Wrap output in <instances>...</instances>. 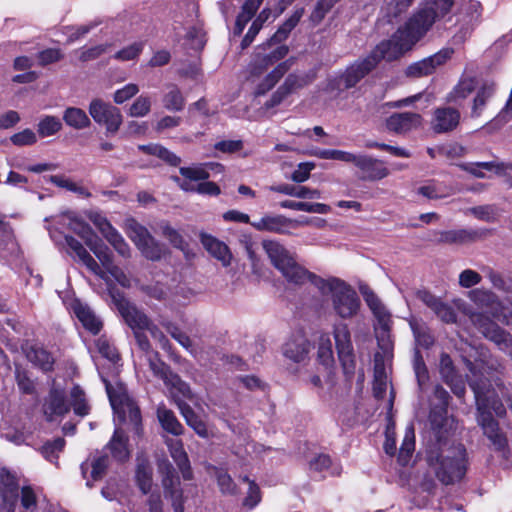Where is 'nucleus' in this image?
Listing matches in <instances>:
<instances>
[{
  "label": "nucleus",
  "mask_w": 512,
  "mask_h": 512,
  "mask_svg": "<svg viewBox=\"0 0 512 512\" xmlns=\"http://www.w3.org/2000/svg\"><path fill=\"white\" fill-rule=\"evenodd\" d=\"M377 66L370 57L367 55L363 59H359L351 64L341 76V82L345 89L353 88L359 83L366 75H368Z\"/></svg>",
  "instance_id": "nucleus-23"
},
{
  "label": "nucleus",
  "mask_w": 512,
  "mask_h": 512,
  "mask_svg": "<svg viewBox=\"0 0 512 512\" xmlns=\"http://www.w3.org/2000/svg\"><path fill=\"white\" fill-rule=\"evenodd\" d=\"M95 255L100 261L101 265L105 270V274H110L121 286L129 287L131 284L130 278L124 273V271L117 265L114 264L113 254L108 246L102 247V250L97 251ZM106 282L109 280L106 275Z\"/></svg>",
  "instance_id": "nucleus-27"
},
{
  "label": "nucleus",
  "mask_w": 512,
  "mask_h": 512,
  "mask_svg": "<svg viewBox=\"0 0 512 512\" xmlns=\"http://www.w3.org/2000/svg\"><path fill=\"white\" fill-rule=\"evenodd\" d=\"M409 324L413 332L415 342L418 346L428 348L433 344V337L430 335L423 323H420L415 318H412L409 321Z\"/></svg>",
  "instance_id": "nucleus-54"
},
{
  "label": "nucleus",
  "mask_w": 512,
  "mask_h": 512,
  "mask_svg": "<svg viewBox=\"0 0 512 512\" xmlns=\"http://www.w3.org/2000/svg\"><path fill=\"white\" fill-rule=\"evenodd\" d=\"M435 397L440 401L441 407L439 412L433 409L430 413V421L434 427H441L444 421V415L447 413L446 408L449 403V393L440 385H437L434 389Z\"/></svg>",
  "instance_id": "nucleus-44"
},
{
  "label": "nucleus",
  "mask_w": 512,
  "mask_h": 512,
  "mask_svg": "<svg viewBox=\"0 0 512 512\" xmlns=\"http://www.w3.org/2000/svg\"><path fill=\"white\" fill-rule=\"evenodd\" d=\"M112 297L121 316L133 332L146 331L150 328L152 322L143 311L139 310L121 295H112Z\"/></svg>",
  "instance_id": "nucleus-14"
},
{
  "label": "nucleus",
  "mask_w": 512,
  "mask_h": 512,
  "mask_svg": "<svg viewBox=\"0 0 512 512\" xmlns=\"http://www.w3.org/2000/svg\"><path fill=\"white\" fill-rule=\"evenodd\" d=\"M352 163L362 171L363 180L376 181L389 175L388 168L381 160L366 155H355Z\"/></svg>",
  "instance_id": "nucleus-21"
},
{
  "label": "nucleus",
  "mask_w": 512,
  "mask_h": 512,
  "mask_svg": "<svg viewBox=\"0 0 512 512\" xmlns=\"http://www.w3.org/2000/svg\"><path fill=\"white\" fill-rule=\"evenodd\" d=\"M453 0H426L422 8L416 11L409 19L416 18V24L424 27V36L433 24L444 17L451 9Z\"/></svg>",
  "instance_id": "nucleus-11"
},
{
  "label": "nucleus",
  "mask_w": 512,
  "mask_h": 512,
  "mask_svg": "<svg viewBox=\"0 0 512 512\" xmlns=\"http://www.w3.org/2000/svg\"><path fill=\"white\" fill-rule=\"evenodd\" d=\"M157 418L162 428L168 433H171L175 436L181 435L183 433V426L177 420L173 411L169 410L165 405L158 406Z\"/></svg>",
  "instance_id": "nucleus-38"
},
{
  "label": "nucleus",
  "mask_w": 512,
  "mask_h": 512,
  "mask_svg": "<svg viewBox=\"0 0 512 512\" xmlns=\"http://www.w3.org/2000/svg\"><path fill=\"white\" fill-rule=\"evenodd\" d=\"M388 387V376L385 364L382 362V356L379 353L374 357V381L373 393L377 399L384 397Z\"/></svg>",
  "instance_id": "nucleus-36"
},
{
  "label": "nucleus",
  "mask_w": 512,
  "mask_h": 512,
  "mask_svg": "<svg viewBox=\"0 0 512 512\" xmlns=\"http://www.w3.org/2000/svg\"><path fill=\"white\" fill-rule=\"evenodd\" d=\"M262 247L271 264L288 282L302 285L307 281L310 282L315 275L298 264L293 254L279 241L264 240Z\"/></svg>",
  "instance_id": "nucleus-5"
},
{
  "label": "nucleus",
  "mask_w": 512,
  "mask_h": 512,
  "mask_svg": "<svg viewBox=\"0 0 512 512\" xmlns=\"http://www.w3.org/2000/svg\"><path fill=\"white\" fill-rule=\"evenodd\" d=\"M364 299L376 319L374 327H391V314L376 294L372 291L365 292Z\"/></svg>",
  "instance_id": "nucleus-33"
},
{
  "label": "nucleus",
  "mask_w": 512,
  "mask_h": 512,
  "mask_svg": "<svg viewBox=\"0 0 512 512\" xmlns=\"http://www.w3.org/2000/svg\"><path fill=\"white\" fill-rule=\"evenodd\" d=\"M143 332L144 331L134 332V336L139 348L146 353L149 368L153 375L161 379L166 388L173 394L180 392L184 396H190V387L159 358L157 352L151 351L150 343Z\"/></svg>",
  "instance_id": "nucleus-6"
},
{
  "label": "nucleus",
  "mask_w": 512,
  "mask_h": 512,
  "mask_svg": "<svg viewBox=\"0 0 512 512\" xmlns=\"http://www.w3.org/2000/svg\"><path fill=\"white\" fill-rule=\"evenodd\" d=\"M69 406L73 409L75 415L85 417L90 413V405L87 401L85 392L80 386L75 385L70 390Z\"/></svg>",
  "instance_id": "nucleus-42"
},
{
  "label": "nucleus",
  "mask_w": 512,
  "mask_h": 512,
  "mask_svg": "<svg viewBox=\"0 0 512 512\" xmlns=\"http://www.w3.org/2000/svg\"><path fill=\"white\" fill-rule=\"evenodd\" d=\"M452 54V49H442L434 55H431L408 66L406 74L410 77H423L430 75L436 70L437 67L446 63V61L451 58Z\"/></svg>",
  "instance_id": "nucleus-16"
},
{
  "label": "nucleus",
  "mask_w": 512,
  "mask_h": 512,
  "mask_svg": "<svg viewBox=\"0 0 512 512\" xmlns=\"http://www.w3.org/2000/svg\"><path fill=\"white\" fill-rule=\"evenodd\" d=\"M378 347L382 352H378L382 356V362L385 358L391 357L393 342L390 335L391 327H374Z\"/></svg>",
  "instance_id": "nucleus-51"
},
{
  "label": "nucleus",
  "mask_w": 512,
  "mask_h": 512,
  "mask_svg": "<svg viewBox=\"0 0 512 512\" xmlns=\"http://www.w3.org/2000/svg\"><path fill=\"white\" fill-rule=\"evenodd\" d=\"M288 53V47L283 45L276 48L270 54L259 58L257 62H259L260 69L257 71V66L255 65L252 69V74H259L262 70L267 69L269 66L273 65L276 61L284 58Z\"/></svg>",
  "instance_id": "nucleus-58"
},
{
  "label": "nucleus",
  "mask_w": 512,
  "mask_h": 512,
  "mask_svg": "<svg viewBox=\"0 0 512 512\" xmlns=\"http://www.w3.org/2000/svg\"><path fill=\"white\" fill-rule=\"evenodd\" d=\"M427 462L437 479L445 485L460 481L467 472L468 459L464 445L439 441L427 453Z\"/></svg>",
  "instance_id": "nucleus-2"
},
{
  "label": "nucleus",
  "mask_w": 512,
  "mask_h": 512,
  "mask_svg": "<svg viewBox=\"0 0 512 512\" xmlns=\"http://www.w3.org/2000/svg\"><path fill=\"white\" fill-rule=\"evenodd\" d=\"M18 480L9 470L3 468L0 472V493L3 504L0 512H13L18 498Z\"/></svg>",
  "instance_id": "nucleus-19"
},
{
  "label": "nucleus",
  "mask_w": 512,
  "mask_h": 512,
  "mask_svg": "<svg viewBox=\"0 0 512 512\" xmlns=\"http://www.w3.org/2000/svg\"><path fill=\"white\" fill-rule=\"evenodd\" d=\"M123 228L136 247H138V244H142L145 240H149V237L151 236L149 231L133 218L126 219L124 221Z\"/></svg>",
  "instance_id": "nucleus-47"
},
{
  "label": "nucleus",
  "mask_w": 512,
  "mask_h": 512,
  "mask_svg": "<svg viewBox=\"0 0 512 512\" xmlns=\"http://www.w3.org/2000/svg\"><path fill=\"white\" fill-rule=\"evenodd\" d=\"M159 471L162 474V485L165 497L169 498L175 512H183V495L180 488L179 477L175 474L173 466L168 461L159 464Z\"/></svg>",
  "instance_id": "nucleus-13"
},
{
  "label": "nucleus",
  "mask_w": 512,
  "mask_h": 512,
  "mask_svg": "<svg viewBox=\"0 0 512 512\" xmlns=\"http://www.w3.org/2000/svg\"><path fill=\"white\" fill-rule=\"evenodd\" d=\"M314 78V73L289 74L284 82L272 94L271 98L265 103V107L269 109L279 105L290 94L310 84Z\"/></svg>",
  "instance_id": "nucleus-12"
},
{
  "label": "nucleus",
  "mask_w": 512,
  "mask_h": 512,
  "mask_svg": "<svg viewBox=\"0 0 512 512\" xmlns=\"http://www.w3.org/2000/svg\"><path fill=\"white\" fill-rule=\"evenodd\" d=\"M171 395L175 399V402L184 417L186 423L188 426H190L196 434H198L200 437H207L208 436V430L206 427L205 422L194 412V410L183 401V399H192V393L190 396H184L180 392H176L173 394L170 391Z\"/></svg>",
  "instance_id": "nucleus-24"
},
{
  "label": "nucleus",
  "mask_w": 512,
  "mask_h": 512,
  "mask_svg": "<svg viewBox=\"0 0 512 512\" xmlns=\"http://www.w3.org/2000/svg\"><path fill=\"white\" fill-rule=\"evenodd\" d=\"M200 241L206 251L222 263L224 267H228L232 261V253L229 247L216 237L202 233Z\"/></svg>",
  "instance_id": "nucleus-29"
},
{
  "label": "nucleus",
  "mask_w": 512,
  "mask_h": 512,
  "mask_svg": "<svg viewBox=\"0 0 512 512\" xmlns=\"http://www.w3.org/2000/svg\"><path fill=\"white\" fill-rule=\"evenodd\" d=\"M318 358L325 366L334 362L332 342L328 334H322L319 339Z\"/></svg>",
  "instance_id": "nucleus-59"
},
{
  "label": "nucleus",
  "mask_w": 512,
  "mask_h": 512,
  "mask_svg": "<svg viewBox=\"0 0 512 512\" xmlns=\"http://www.w3.org/2000/svg\"><path fill=\"white\" fill-rule=\"evenodd\" d=\"M65 244L70 250V254H74L79 261L87 267L96 276L101 279H106V274L103 272L101 266L97 261L90 255V253L84 248V246L72 236H64Z\"/></svg>",
  "instance_id": "nucleus-25"
},
{
  "label": "nucleus",
  "mask_w": 512,
  "mask_h": 512,
  "mask_svg": "<svg viewBox=\"0 0 512 512\" xmlns=\"http://www.w3.org/2000/svg\"><path fill=\"white\" fill-rule=\"evenodd\" d=\"M417 193L428 199L446 198L454 193L453 188L435 180L428 181L417 189Z\"/></svg>",
  "instance_id": "nucleus-37"
},
{
  "label": "nucleus",
  "mask_w": 512,
  "mask_h": 512,
  "mask_svg": "<svg viewBox=\"0 0 512 512\" xmlns=\"http://www.w3.org/2000/svg\"><path fill=\"white\" fill-rule=\"evenodd\" d=\"M466 365L470 372L467 375L469 385L476 400L477 422L493 448L502 451L508 445L507 438L501 431L499 423L493 418L492 413L502 417L506 413L505 407L499 399V393L492 387L490 379L482 372L484 369L483 362L476 361L472 363L467 360Z\"/></svg>",
  "instance_id": "nucleus-1"
},
{
  "label": "nucleus",
  "mask_w": 512,
  "mask_h": 512,
  "mask_svg": "<svg viewBox=\"0 0 512 512\" xmlns=\"http://www.w3.org/2000/svg\"><path fill=\"white\" fill-rule=\"evenodd\" d=\"M173 180L186 192H198L207 195H218L220 193V188L214 182H200L196 184L180 181V178L177 176L173 177Z\"/></svg>",
  "instance_id": "nucleus-48"
},
{
  "label": "nucleus",
  "mask_w": 512,
  "mask_h": 512,
  "mask_svg": "<svg viewBox=\"0 0 512 512\" xmlns=\"http://www.w3.org/2000/svg\"><path fill=\"white\" fill-rule=\"evenodd\" d=\"M251 225L258 231L286 235L290 234V230L296 228L299 222L283 215H264L259 220L251 222Z\"/></svg>",
  "instance_id": "nucleus-20"
},
{
  "label": "nucleus",
  "mask_w": 512,
  "mask_h": 512,
  "mask_svg": "<svg viewBox=\"0 0 512 512\" xmlns=\"http://www.w3.org/2000/svg\"><path fill=\"white\" fill-rule=\"evenodd\" d=\"M63 120L67 126L82 130L90 127L91 121L84 110L78 107H68L63 112Z\"/></svg>",
  "instance_id": "nucleus-39"
},
{
  "label": "nucleus",
  "mask_w": 512,
  "mask_h": 512,
  "mask_svg": "<svg viewBox=\"0 0 512 512\" xmlns=\"http://www.w3.org/2000/svg\"><path fill=\"white\" fill-rule=\"evenodd\" d=\"M294 63L293 59L285 60L279 63L265 78L258 84L256 93L258 95L265 94L271 90L278 81L290 70Z\"/></svg>",
  "instance_id": "nucleus-34"
},
{
  "label": "nucleus",
  "mask_w": 512,
  "mask_h": 512,
  "mask_svg": "<svg viewBox=\"0 0 512 512\" xmlns=\"http://www.w3.org/2000/svg\"><path fill=\"white\" fill-rule=\"evenodd\" d=\"M142 255L152 261H158L167 253L166 247L156 241L152 236L137 247Z\"/></svg>",
  "instance_id": "nucleus-49"
},
{
  "label": "nucleus",
  "mask_w": 512,
  "mask_h": 512,
  "mask_svg": "<svg viewBox=\"0 0 512 512\" xmlns=\"http://www.w3.org/2000/svg\"><path fill=\"white\" fill-rule=\"evenodd\" d=\"M104 383L111 407L116 416L115 419L120 423H129L138 431L141 423L140 409L129 397L126 388L122 384L113 386L105 379Z\"/></svg>",
  "instance_id": "nucleus-7"
},
{
  "label": "nucleus",
  "mask_w": 512,
  "mask_h": 512,
  "mask_svg": "<svg viewBox=\"0 0 512 512\" xmlns=\"http://www.w3.org/2000/svg\"><path fill=\"white\" fill-rule=\"evenodd\" d=\"M70 309L83 327L92 334H97L102 328L101 320L95 315L91 308L79 300H73Z\"/></svg>",
  "instance_id": "nucleus-28"
},
{
  "label": "nucleus",
  "mask_w": 512,
  "mask_h": 512,
  "mask_svg": "<svg viewBox=\"0 0 512 512\" xmlns=\"http://www.w3.org/2000/svg\"><path fill=\"white\" fill-rule=\"evenodd\" d=\"M62 222L70 230L80 236L89 249L96 255L102 247L107 246L92 230V228L83 220L79 219L74 213H67L62 216Z\"/></svg>",
  "instance_id": "nucleus-15"
},
{
  "label": "nucleus",
  "mask_w": 512,
  "mask_h": 512,
  "mask_svg": "<svg viewBox=\"0 0 512 512\" xmlns=\"http://www.w3.org/2000/svg\"><path fill=\"white\" fill-rule=\"evenodd\" d=\"M333 336L338 358L346 375H351L355 370V356L351 341V334L347 324L338 323L333 327Z\"/></svg>",
  "instance_id": "nucleus-9"
},
{
  "label": "nucleus",
  "mask_w": 512,
  "mask_h": 512,
  "mask_svg": "<svg viewBox=\"0 0 512 512\" xmlns=\"http://www.w3.org/2000/svg\"><path fill=\"white\" fill-rule=\"evenodd\" d=\"M420 114L404 112L395 113L386 120L387 129L395 133H406L421 125Z\"/></svg>",
  "instance_id": "nucleus-30"
},
{
  "label": "nucleus",
  "mask_w": 512,
  "mask_h": 512,
  "mask_svg": "<svg viewBox=\"0 0 512 512\" xmlns=\"http://www.w3.org/2000/svg\"><path fill=\"white\" fill-rule=\"evenodd\" d=\"M460 121V113L451 107L438 108L435 110L431 128L436 133H446L454 130Z\"/></svg>",
  "instance_id": "nucleus-26"
},
{
  "label": "nucleus",
  "mask_w": 512,
  "mask_h": 512,
  "mask_svg": "<svg viewBox=\"0 0 512 512\" xmlns=\"http://www.w3.org/2000/svg\"><path fill=\"white\" fill-rule=\"evenodd\" d=\"M151 101L147 96H139L129 108V116L144 117L150 112Z\"/></svg>",
  "instance_id": "nucleus-63"
},
{
  "label": "nucleus",
  "mask_w": 512,
  "mask_h": 512,
  "mask_svg": "<svg viewBox=\"0 0 512 512\" xmlns=\"http://www.w3.org/2000/svg\"><path fill=\"white\" fill-rule=\"evenodd\" d=\"M165 442L169 448L171 457L176 462L182 474L183 479L190 480L192 478V471L182 442L178 439L172 438H167Z\"/></svg>",
  "instance_id": "nucleus-32"
},
{
  "label": "nucleus",
  "mask_w": 512,
  "mask_h": 512,
  "mask_svg": "<svg viewBox=\"0 0 512 512\" xmlns=\"http://www.w3.org/2000/svg\"><path fill=\"white\" fill-rule=\"evenodd\" d=\"M310 352V343L308 339L298 333L289 339L283 349L285 357L288 359L300 363L303 362Z\"/></svg>",
  "instance_id": "nucleus-31"
},
{
  "label": "nucleus",
  "mask_w": 512,
  "mask_h": 512,
  "mask_svg": "<svg viewBox=\"0 0 512 512\" xmlns=\"http://www.w3.org/2000/svg\"><path fill=\"white\" fill-rule=\"evenodd\" d=\"M470 299L481 307L490 308L493 312L494 309L500 304L497 302L496 296L487 290L474 289L469 293Z\"/></svg>",
  "instance_id": "nucleus-55"
},
{
  "label": "nucleus",
  "mask_w": 512,
  "mask_h": 512,
  "mask_svg": "<svg viewBox=\"0 0 512 512\" xmlns=\"http://www.w3.org/2000/svg\"><path fill=\"white\" fill-rule=\"evenodd\" d=\"M163 103L168 110L180 111L184 107L185 99L176 86H171L170 91L164 96Z\"/></svg>",
  "instance_id": "nucleus-61"
},
{
  "label": "nucleus",
  "mask_w": 512,
  "mask_h": 512,
  "mask_svg": "<svg viewBox=\"0 0 512 512\" xmlns=\"http://www.w3.org/2000/svg\"><path fill=\"white\" fill-rule=\"evenodd\" d=\"M27 358L44 372L50 371L53 368L54 358L42 347H31L27 352Z\"/></svg>",
  "instance_id": "nucleus-43"
},
{
  "label": "nucleus",
  "mask_w": 512,
  "mask_h": 512,
  "mask_svg": "<svg viewBox=\"0 0 512 512\" xmlns=\"http://www.w3.org/2000/svg\"><path fill=\"white\" fill-rule=\"evenodd\" d=\"M323 296H329L335 314L342 319L354 317L360 309V298L345 281L330 277L324 279L316 274L310 281Z\"/></svg>",
  "instance_id": "nucleus-4"
},
{
  "label": "nucleus",
  "mask_w": 512,
  "mask_h": 512,
  "mask_svg": "<svg viewBox=\"0 0 512 512\" xmlns=\"http://www.w3.org/2000/svg\"><path fill=\"white\" fill-rule=\"evenodd\" d=\"M88 218L120 256L124 258L131 256V249L128 243L104 215L99 212H90Z\"/></svg>",
  "instance_id": "nucleus-10"
},
{
  "label": "nucleus",
  "mask_w": 512,
  "mask_h": 512,
  "mask_svg": "<svg viewBox=\"0 0 512 512\" xmlns=\"http://www.w3.org/2000/svg\"><path fill=\"white\" fill-rule=\"evenodd\" d=\"M64 446L65 440L60 437L56 438L53 441L46 442L41 447V454L49 462L57 464L59 454L62 452Z\"/></svg>",
  "instance_id": "nucleus-57"
},
{
  "label": "nucleus",
  "mask_w": 512,
  "mask_h": 512,
  "mask_svg": "<svg viewBox=\"0 0 512 512\" xmlns=\"http://www.w3.org/2000/svg\"><path fill=\"white\" fill-rule=\"evenodd\" d=\"M70 411L69 403L66 401L65 391L53 386L43 404V412L48 421L63 418Z\"/></svg>",
  "instance_id": "nucleus-17"
},
{
  "label": "nucleus",
  "mask_w": 512,
  "mask_h": 512,
  "mask_svg": "<svg viewBox=\"0 0 512 512\" xmlns=\"http://www.w3.org/2000/svg\"><path fill=\"white\" fill-rule=\"evenodd\" d=\"M88 111L94 122L104 126L108 134L117 133L122 125L123 117L120 109L100 98L91 100Z\"/></svg>",
  "instance_id": "nucleus-8"
},
{
  "label": "nucleus",
  "mask_w": 512,
  "mask_h": 512,
  "mask_svg": "<svg viewBox=\"0 0 512 512\" xmlns=\"http://www.w3.org/2000/svg\"><path fill=\"white\" fill-rule=\"evenodd\" d=\"M138 149L146 154L155 155L171 166L181 163L180 157L158 144L139 145Z\"/></svg>",
  "instance_id": "nucleus-46"
},
{
  "label": "nucleus",
  "mask_w": 512,
  "mask_h": 512,
  "mask_svg": "<svg viewBox=\"0 0 512 512\" xmlns=\"http://www.w3.org/2000/svg\"><path fill=\"white\" fill-rule=\"evenodd\" d=\"M136 481L143 493H148L152 487V468L146 460L139 461L136 470Z\"/></svg>",
  "instance_id": "nucleus-52"
},
{
  "label": "nucleus",
  "mask_w": 512,
  "mask_h": 512,
  "mask_svg": "<svg viewBox=\"0 0 512 512\" xmlns=\"http://www.w3.org/2000/svg\"><path fill=\"white\" fill-rule=\"evenodd\" d=\"M221 168V165L209 163V164H198L189 167H181L179 169L180 174L184 177L182 181H188L190 183L204 181L209 178V172L207 168Z\"/></svg>",
  "instance_id": "nucleus-41"
},
{
  "label": "nucleus",
  "mask_w": 512,
  "mask_h": 512,
  "mask_svg": "<svg viewBox=\"0 0 512 512\" xmlns=\"http://www.w3.org/2000/svg\"><path fill=\"white\" fill-rule=\"evenodd\" d=\"M415 449V430L412 424L405 428L404 437L399 450L398 460L402 465H405Z\"/></svg>",
  "instance_id": "nucleus-50"
},
{
  "label": "nucleus",
  "mask_w": 512,
  "mask_h": 512,
  "mask_svg": "<svg viewBox=\"0 0 512 512\" xmlns=\"http://www.w3.org/2000/svg\"><path fill=\"white\" fill-rule=\"evenodd\" d=\"M175 31L178 37H184L187 40V44L195 50L201 49L204 46V34L200 27L192 26H175Z\"/></svg>",
  "instance_id": "nucleus-40"
},
{
  "label": "nucleus",
  "mask_w": 512,
  "mask_h": 512,
  "mask_svg": "<svg viewBox=\"0 0 512 512\" xmlns=\"http://www.w3.org/2000/svg\"><path fill=\"white\" fill-rule=\"evenodd\" d=\"M50 181L58 187L65 188L71 192H74L82 197L88 198L91 193L83 186L73 182L72 180L63 176L53 175L50 177Z\"/></svg>",
  "instance_id": "nucleus-60"
},
{
  "label": "nucleus",
  "mask_w": 512,
  "mask_h": 512,
  "mask_svg": "<svg viewBox=\"0 0 512 512\" xmlns=\"http://www.w3.org/2000/svg\"><path fill=\"white\" fill-rule=\"evenodd\" d=\"M61 129L62 123L60 119L52 115L44 116L37 125V132L41 137L53 136Z\"/></svg>",
  "instance_id": "nucleus-53"
},
{
  "label": "nucleus",
  "mask_w": 512,
  "mask_h": 512,
  "mask_svg": "<svg viewBox=\"0 0 512 512\" xmlns=\"http://www.w3.org/2000/svg\"><path fill=\"white\" fill-rule=\"evenodd\" d=\"M280 206L285 209L317 214H327L331 211V207L324 203H308L301 201L284 200L280 203Z\"/></svg>",
  "instance_id": "nucleus-45"
},
{
  "label": "nucleus",
  "mask_w": 512,
  "mask_h": 512,
  "mask_svg": "<svg viewBox=\"0 0 512 512\" xmlns=\"http://www.w3.org/2000/svg\"><path fill=\"white\" fill-rule=\"evenodd\" d=\"M415 19H408L403 25L391 35L389 39L381 41L368 54L370 59L377 66L382 60L388 62L401 58L405 53L424 37V27L415 25Z\"/></svg>",
  "instance_id": "nucleus-3"
},
{
  "label": "nucleus",
  "mask_w": 512,
  "mask_h": 512,
  "mask_svg": "<svg viewBox=\"0 0 512 512\" xmlns=\"http://www.w3.org/2000/svg\"><path fill=\"white\" fill-rule=\"evenodd\" d=\"M107 446L112 456L117 461L123 462L130 457V450L128 448V437L126 436L125 432L119 427L115 428L114 434Z\"/></svg>",
  "instance_id": "nucleus-35"
},
{
  "label": "nucleus",
  "mask_w": 512,
  "mask_h": 512,
  "mask_svg": "<svg viewBox=\"0 0 512 512\" xmlns=\"http://www.w3.org/2000/svg\"><path fill=\"white\" fill-rule=\"evenodd\" d=\"M315 163L313 162H302L299 163L297 168L293 171L290 179L295 183H303L310 177V173L315 169Z\"/></svg>",
  "instance_id": "nucleus-64"
},
{
  "label": "nucleus",
  "mask_w": 512,
  "mask_h": 512,
  "mask_svg": "<svg viewBox=\"0 0 512 512\" xmlns=\"http://www.w3.org/2000/svg\"><path fill=\"white\" fill-rule=\"evenodd\" d=\"M314 156L326 160H338L343 162H351L354 160V154L335 149H318L313 153Z\"/></svg>",
  "instance_id": "nucleus-62"
},
{
  "label": "nucleus",
  "mask_w": 512,
  "mask_h": 512,
  "mask_svg": "<svg viewBox=\"0 0 512 512\" xmlns=\"http://www.w3.org/2000/svg\"><path fill=\"white\" fill-rule=\"evenodd\" d=\"M304 10L297 9L294 13L289 17V19L275 32L272 36L271 41L281 42L285 40L289 33L294 29V27L298 24L301 17L303 16Z\"/></svg>",
  "instance_id": "nucleus-56"
},
{
  "label": "nucleus",
  "mask_w": 512,
  "mask_h": 512,
  "mask_svg": "<svg viewBox=\"0 0 512 512\" xmlns=\"http://www.w3.org/2000/svg\"><path fill=\"white\" fill-rule=\"evenodd\" d=\"M490 233L491 230L487 228L445 230L436 234V240L445 244H466L483 239Z\"/></svg>",
  "instance_id": "nucleus-18"
},
{
  "label": "nucleus",
  "mask_w": 512,
  "mask_h": 512,
  "mask_svg": "<svg viewBox=\"0 0 512 512\" xmlns=\"http://www.w3.org/2000/svg\"><path fill=\"white\" fill-rule=\"evenodd\" d=\"M108 456L95 453L90 455L80 466L81 474L86 479V485L92 487V481L102 479L108 467Z\"/></svg>",
  "instance_id": "nucleus-22"
}]
</instances>
